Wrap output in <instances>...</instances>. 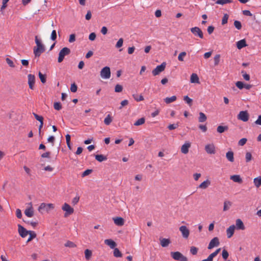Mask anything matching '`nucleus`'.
Listing matches in <instances>:
<instances>
[{
    "label": "nucleus",
    "instance_id": "1",
    "mask_svg": "<svg viewBox=\"0 0 261 261\" xmlns=\"http://www.w3.org/2000/svg\"><path fill=\"white\" fill-rule=\"evenodd\" d=\"M35 41L36 46L33 48V53L36 57H39L45 51V47L37 36L35 37Z\"/></svg>",
    "mask_w": 261,
    "mask_h": 261
},
{
    "label": "nucleus",
    "instance_id": "2",
    "mask_svg": "<svg viewBox=\"0 0 261 261\" xmlns=\"http://www.w3.org/2000/svg\"><path fill=\"white\" fill-rule=\"evenodd\" d=\"M55 205L52 203H42L40 204L38 207V211L40 213H43L44 212L49 213L50 211L54 210Z\"/></svg>",
    "mask_w": 261,
    "mask_h": 261
},
{
    "label": "nucleus",
    "instance_id": "3",
    "mask_svg": "<svg viewBox=\"0 0 261 261\" xmlns=\"http://www.w3.org/2000/svg\"><path fill=\"white\" fill-rule=\"evenodd\" d=\"M171 256L175 260L188 261L187 257L178 251L171 252Z\"/></svg>",
    "mask_w": 261,
    "mask_h": 261
},
{
    "label": "nucleus",
    "instance_id": "4",
    "mask_svg": "<svg viewBox=\"0 0 261 261\" xmlns=\"http://www.w3.org/2000/svg\"><path fill=\"white\" fill-rule=\"evenodd\" d=\"M70 53V49L69 48L66 47L63 48L59 53L58 62L61 63L63 61L65 56L68 55Z\"/></svg>",
    "mask_w": 261,
    "mask_h": 261
},
{
    "label": "nucleus",
    "instance_id": "5",
    "mask_svg": "<svg viewBox=\"0 0 261 261\" xmlns=\"http://www.w3.org/2000/svg\"><path fill=\"white\" fill-rule=\"evenodd\" d=\"M62 210L65 212L64 216L67 217L72 214L74 212V209L67 203H64L62 206Z\"/></svg>",
    "mask_w": 261,
    "mask_h": 261
},
{
    "label": "nucleus",
    "instance_id": "6",
    "mask_svg": "<svg viewBox=\"0 0 261 261\" xmlns=\"http://www.w3.org/2000/svg\"><path fill=\"white\" fill-rule=\"evenodd\" d=\"M100 76L103 79H108L111 77V71L110 67L106 66L100 71Z\"/></svg>",
    "mask_w": 261,
    "mask_h": 261
},
{
    "label": "nucleus",
    "instance_id": "7",
    "mask_svg": "<svg viewBox=\"0 0 261 261\" xmlns=\"http://www.w3.org/2000/svg\"><path fill=\"white\" fill-rule=\"evenodd\" d=\"M249 115L247 111H240L237 116L238 119L247 122L249 120Z\"/></svg>",
    "mask_w": 261,
    "mask_h": 261
},
{
    "label": "nucleus",
    "instance_id": "8",
    "mask_svg": "<svg viewBox=\"0 0 261 261\" xmlns=\"http://www.w3.org/2000/svg\"><path fill=\"white\" fill-rule=\"evenodd\" d=\"M179 230L181 233L182 237L185 239H187L190 235V230L185 225H182L179 228Z\"/></svg>",
    "mask_w": 261,
    "mask_h": 261
},
{
    "label": "nucleus",
    "instance_id": "9",
    "mask_svg": "<svg viewBox=\"0 0 261 261\" xmlns=\"http://www.w3.org/2000/svg\"><path fill=\"white\" fill-rule=\"evenodd\" d=\"M190 30L195 36L199 37L201 39L203 38V33L199 28L193 27L191 28Z\"/></svg>",
    "mask_w": 261,
    "mask_h": 261
},
{
    "label": "nucleus",
    "instance_id": "10",
    "mask_svg": "<svg viewBox=\"0 0 261 261\" xmlns=\"http://www.w3.org/2000/svg\"><path fill=\"white\" fill-rule=\"evenodd\" d=\"M205 150L208 154H214L216 153V147L213 143L208 144L205 146Z\"/></svg>",
    "mask_w": 261,
    "mask_h": 261
},
{
    "label": "nucleus",
    "instance_id": "11",
    "mask_svg": "<svg viewBox=\"0 0 261 261\" xmlns=\"http://www.w3.org/2000/svg\"><path fill=\"white\" fill-rule=\"evenodd\" d=\"M220 242L218 237H215L210 241L207 248L208 249H212L215 247H217L219 245Z\"/></svg>",
    "mask_w": 261,
    "mask_h": 261
},
{
    "label": "nucleus",
    "instance_id": "12",
    "mask_svg": "<svg viewBox=\"0 0 261 261\" xmlns=\"http://www.w3.org/2000/svg\"><path fill=\"white\" fill-rule=\"evenodd\" d=\"M18 231L22 238H25L29 233V231L27 230L20 224L18 225Z\"/></svg>",
    "mask_w": 261,
    "mask_h": 261
},
{
    "label": "nucleus",
    "instance_id": "13",
    "mask_svg": "<svg viewBox=\"0 0 261 261\" xmlns=\"http://www.w3.org/2000/svg\"><path fill=\"white\" fill-rule=\"evenodd\" d=\"M28 84L29 88L31 89H34V84L35 83V76L34 75L29 74L28 75Z\"/></svg>",
    "mask_w": 261,
    "mask_h": 261
},
{
    "label": "nucleus",
    "instance_id": "14",
    "mask_svg": "<svg viewBox=\"0 0 261 261\" xmlns=\"http://www.w3.org/2000/svg\"><path fill=\"white\" fill-rule=\"evenodd\" d=\"M114 223L119 226H123L124 224V220L122 217H116L113 218Z\"/></svg>",
    "mask_w": 261,
    "mask_h": 261
},
{
    "label": "nucleus",
    "instance_id": "15",
    "mask_svg": "<svg viewBox=\"0 0 261 261\" xmlns=\"http://www.w3.org/2000/svg\"><path fill=\"white\" fill-rule=\"evenodd\" d=\"M235 228V225H232L226 229V234L228 238H230L233 235Z\"/></svg>",
    "mask_w": 261,
    "mask_h": 261
},
{
    "label": "nucleus",
    "instance_id": "16",
    "mask_svg": "<svg viewBox=\"0 0 261 261\" xmlns=\"http://www.w3.org/2000/svg\"><path fill=\"white\" fill-rule=\"evenodd\" d=\"M236 228L238 230H243L245 229V225L243 221L240 219H238L236 221Z\"/></svg>",
    "mask_w": 261,
    "mask_h": 261
},
{
    "label": "nucleus",
    "instance_id": "17",
    "mask_svg": "<svg viewBox=\"0 0 261 261\" xmlns=\"http://www.w3.org/2000/svg\"><path fill=\"white\" fill-rule=\"evenodd\" d=\"M162 71H163V63L158 66L154 69H153L152 73L154 76H156L159 75Z\"/></svg>",
    "mask_w": 261,
    "mask_h": 261
},
{
    "label": "nucleus",
    "instance_id": "18",
    "mask_svg": "<svg viewBox=\"0 0 261 261\" xmlns=\"http://www.w3.org/2000/svg\"><path fill=\"white\" fill-rule=\"evenodd\" d=\"M191 146V143L189 142H186L181 147V151L184 154H187L189 152V149Z\"/></svg>",
    "mask_w": 261,
    "mask_h": 261
},
{
    "label": "nucleus",
    "instance_id": "19",
    "mask_svg": "<svg viewBox=\"0 0 261 261\" xmlns=\"http://www.w3.org/2000/svg\"><path fill=\"white\" fill-rule=\"evenodd\" d=\"M220 251L221 248L217 249L215 252L211 253L206 259H204L202 261H213V258L215 257Z\"/></svg>",
    "mask_w": 261,
    "mask_h": 261
},
{
    "label": "nucleus",
    "instance_id": "20",
    "mask_svg": "<svg viewBox=\"0 0 261 261\" xmlns=\"http://www.w3.org/2000/svg\"><path fill=\"white\" fill-rule=\"evenodd\" d=\"M104 242L106 245L109 246L111 249H114L116 246V243L112 239H106Z\"/></svg>",
    "mask_w": 261,
    "mask_h": 261
},
{
    "label": "nucleus",
    "instance_id": "21",
    "mask_svg": "<svg viewBox=\"0 0 261 261\" xmlns=\"http://www.w3.org/2000/svg\"><path fill=\"white\" fill-rule=\"evenodd\" d=\"M31 206L27 208L24 211L25 215L28 217H32L34 215V211L32 206V203H30Z\"/></svg>",
    "mask_w": 261,
    "mask_h": 261
},
{
    "label": "nucleus",
    "instance_id": "22",
    "mask_svg": "<svg viewBox=\"0 0 261 261\" xmlns=\"http://www.w3.org/2000/svg\"><path fill=\"white\" fill-rule=\"evenodd\" d=\"M246 40L245 39L241 40L237 42V47L238 49H241L247 46Z\"/></svg>",
    "mask_w": 261,
    "mask_h": 261
},
{
    "label": "nucleus",
    "instance_id": "23",
    "mask_svg": "<svg viewBox=\"0 0 261 261\" xmlns=\"http://www.w3.org/2000/svg\"><path fill=\"white\" fill-rule=\"evenodd\" d=\"M190 82L192 83H199V79L197 74H192L190 77Z\"/></svg>",
    "mask_w": 261,
    "mask_h": 261
},
{
    "label": "nucleus",
    "instance_id": "24",
    "mask_svg": "<svg viewBox=\"0 0 261 261\" xmlns=\"http://www.w3.org/2000/svg\"><path fill=\"white\" fill-rule=\"evenodd\" d=\"M226 157L229 162H233L234 161L233 152L232 151H228L226 154Z\"/></svg>",
    "mask_w": 261,
    "mask_h": 261
},
{
    "label": "nucleus",
    "instance_id": "25",
    "mask_svg": "<svg viewBox=\"0 0 261 261\" xmlns=\"http://www.w3.org/2000/svg\"><path fill=\"white\" fill-rule=\"evenodd\" d=\"M231 205H232L231 202L228 201V200H225L224 202L223 211H228L230 208V207H231Z\"/></svg>",
    "mask_w": 261,
    "mask_h": 261
},
{
    "label": "nucleus",
    "instance_id": "26",
    "mask_svg": "<svg viewBox=\"0 0 261 261\" xmlns=\"http://www.w3.org/2000/svg\"><path fill=\"white\" fill-rule=\"evenodd\" d=\"M112 121H113L112 117L111 116V115L108 114L106 116V117L105 118L103 122L106 125H109L111 124V123L112 122Z\"/></svg>",
    "mask_w": 261,
    "mask_h": 261
},
{
    "label": "nucleus",
    "instance_id": "27",
    "mask_svg": "<svg viewBox=\"0 0 261 261\" xmlns=\"http://www.w3.org/2000/svg\"><path fill=\"white\" fill-rule=\"evenodd\" d=\"M211 184L210 180H204L199 186V188L205 189L207 188Z\"/></svg>",
    "mask_w": 261,
    "mask_h": 261
},
{
    "label": "nucleus",
    "instance_id": "28",
    "mask_svg": "<svg viewBox=\"0 0 261 261\" xmlns=\"http://www.w3.org/2000/svg\"><path fill=\"white\" fill-rule=\"evenodd\" d=\"M95 159L97 161L101 162L102 161L107 160V158L102 154H97L95 155Z\"/></svg>",
    "mask_w": 261,
    "mask_h": 261
},
{
    "label": "nucleus",
    "instance_id": "29",
    "mask_svg": "<svg viewBox=\"0 0 261 261\" xmlns=\"http://www.w3.org/2000/svg\"><path fill=\"white\" fill-rule=\"evenodd\" d=\"M176 100V96L174 95L171 96V97H166L164 99V101L166 103H171Z\"/></svg>",
    "mask_w": 261,
    "mask_h": 261
},
{
    "label": "nucleus",
    "instance_id": "30",
    "mask_svg": "<svg viewBox=\"0 0 261 261\" xmlns=\"http://www.w3.org/2000/svg\"><path fill=\"white\" fill-rule=\"evenodd\" d=\"M28 234H29L30 236L28 239L27 240V243L31 242L33 239L36 237V233L33 231H29V233Z\"/></svg>",
    "mask_w": 261,
    "mask_h": 261
},
{
    "label": "nucleus",
    "instance_id": "31",
    "mask_svg": "<svg viewBox=\"0 0 261 261\" xmlns=\"http://www.w3.org/2000/svg\"><path fill=\"white\" fill-rule=\"evenodd\" d=\"M145 122V119L144 117L141 118L137 120L135 123L134 125L139 126L143 124Z\"/></svg>",
    "mask_w": 261,
    "mask_h": 261
},
{
    "label": "nucleus",
    "instance_id": "32",
    "mask_svg": "<svg viewBox=\"0 0 261 261\" xmlns=\"http://www.w3.org/2000/svg\"><path fill=\"white\" fill-rule=\"evenodd\" d=\"M206 115L202 112L199 113V117L198 118V121L199 122H203L206 121Z\"/></svg>",
    "mask_w": 261,
    "mask_h": 261
},
{
    "label": "nucleus",
    "instance_id": "33",
    "mask_svg": "<svg viewBox=\"0 0 261 261\" xmlns=\"http://www.w3.org/2000/svg\"><path fill=\"white\" fill-rule=\"evenodd\" d=\"M228 126L219 125L217 127V130L219 133H222L228 129Z\"/></svg>",
    "mask_w": 261,
    "mask_h": 261
},
{
    "label": "nucleus",
    "instance_id": "34",
    "mask_svg": "<svg viewBox=\"0 0 261 261\" xmlns=\"http://www.w3.org/2000/svg\"><path fill=\"white\" fill-rule=\"evenodd\" d=\"M85 258L87 260H89L92 256V251L89 249H86L85 251Z\"/></svg>",
    "mask_w": 261,
    "mask_h": 261
},
{
    "label": "nucleus",
    "instance_id": "35",
    "mask_svg": "<svg viewBox=\"0 0 261 261\" xmlns=\"http://www.w3.org/2000/svg\"><path fill=\"white\" fill-rule=\"evenodd\" d=\"M232 2L231 0H217L216 3L217 4L223 5L224 4H226L228 3H230Z\"/></svg>",
    "mask_w": 261,
    "mask_h": 261
},
{
    "label": "nucleus",
    "instance_id": "36",
    "mask_svg": "<svg viewBox=\"0 0 261 261\" xmlns=\"http://www.w3.org/2000/svg\"><path fill=\"white\" fill-rule=\"evenodd\" d=\"M133 96L137 101H142L144 99L143 96L141 95L134 94Z\"/></svg>",
    "mask_w": 261,
    "mask_h": 261
},
{
    "label": "nucleus",
    "instance_id": "37",
    "mask_svg": "<svg viewBox=\"0 0 261 261\" xmlns=\"http://www.w3.org/2000/svg\"><path fill=\"white\" fill-rule=\"evenodd\" d=\"M114 255L116 257H120L122 256V253L118 248H114Z\"/></svg>",
    "mask_w": 261,
    "mask_h": 261
},
{
    "label": "nucleus",
    "instance_id": "38",
    "mask_svg": "<svg viewBox=\"0 0 261 261\" xmlns=\"http://www.w3.org/2000/svg\"><path fill=\"white\" fill-rule=\"evenodd\" d=\"M220 61V55L219 54L216 55L214 57V65L217 66L219 64Z\"/></svg>",
    "mask_w": 261,
    "mask_h": 261
},
{
    "label": "nucleus",
    "instance_id": "39",
    "mask_svg": "<svg viewBox=\"0 0 261 261\" xmlns=\"http://www.w3.org/2000/svg\"><path fill=\"white\" fill-rule=\"evenodd\" d=\"M38 75L41 82L43 84L45 83L46 82V75L43 74L41 72H39Z\"/></svg>",
    "mask_w": 261,
    "mask_h": 261
},
{
    "label": "nucleus",
    "instance_id": "40",
    "mask_svg": "<svg viewBox=\"0 0 261 261\" xmlns=\"http://www.w3.org/2000/svg\"><path fill=\"white\" fill-rule=\"evenodd\" d=\"M229 16L227 14H225L222 18V24L224 25L226 23H227L228 19Z\"/></svg>",
    "mask_w": 261,
    "mask_h": 261
},
{
    "label": "nucleus",
    "instance_id": "41",
    "mask_svg": "<svg viewBox=\"0 0 261 261\" xmlns=\"http://www.w3.org/2000/svg\"><path fill=\"white\" fill-rule=\"evenodd\" d=\"M54 108L55 110H60L62 109V105L59 102H56L54 104Z\"/></svg>",
    "mask_w": 261,
    "mask_h": 261
},
{
    "label": "nucleus",
    "instance_id": "42",
    "mask_svg": "<svg viewBox=\"0 0 261 261\" xmlns=\"http://www.w3.org/2000/svg\"><path fill=\"white\" fill-rule=\"evenodd\" d=\"M184 100L191 106L192 104V99L188 97V96H185L184 97Z\"/></svg>",
    "mask_w": 261,
    "mask_h": 261
},
{
    "label": "nucleus",
    "instance_id": "43",
    "mask_svg": "<svg viewBox=\"0 0 261 261\" xmlns=\"http://www.w3.org/2000/svg\"><path fill=\"white\" fill-rule=\"evenodd\" d=\"M186 53L185 51H182L180 53L178 56V60L180 61H184V58L186 56Z\"/></svg>",
    "mask_w": 261,
    "mask_h": 261
},
{
    "label": "nucleus",
    "instance_id": "44",
    "mask_svg": "<svg viewBox=\"0 0 261 261\" xmlns=\"http://www.w3.org/2000/svg\"><path fill=\"white\" fill-rule=\"evenodd\" d=\"M234 25L238 30H241L242 28V24L240 21L238 20H235L234 22Z\"/></svg>",
    "mask_w": 261,
    "mask_h": 261
},
{
    "label": "nucleus",
    "instance_id": "45",
    "mask_svg": "<svg viewBox=\"0 0 261 261\" xmlns=\"http://www.w3.org/2000/svg\"><path fill=\"white\" fill-rule=\"evenodd\" d=\"M123 39L122 38H120L116 44V47L117 48L121 47L123 45Z\"/></svg>",
    "mask_w": 261,
    "mask_h": 261
},
{
    "label": "nucleus",
    "instance_id": "46",
    "mask_svg": "<svg viewBox=\"0 0 261 261\" xmlns=\"http://www.w3.org/2000/svg\"><path fill=\"white\" fill-rule=\"evenodd\" d=\"M123 90V87L121 85L117 84L115 86V91L116 92H121Z\"/></svg>",
    "mask_w": 261,
    "mask_h": 261
},
{
    "label": "nucleus",
    "instance_id": "47",
    "mask_svg": "<svg viewBox=\"0 0 261 261\" xmlns=\"http://www.w3.org/2000/svg\"><path fill=\"white\" fill-rule=\"evenodd\" d=\"M198 248L194 246H192L190 248V252L193 255H196L198 252Z\"/></svg>",
    "mask_w": 261,
    "mask_h": 261
},
{
    "label": "nucleus",
    "instance_id": "48",
    "mask_svg": "<svg viewBox=\"0 0 261 261\" xmlns=\"http://www.w3.org/2000/svg\"><path fill=\"white\" fill-rule=\"evenodd\" d=\"M222 256L224 259H226L229 256L228 252L225 249H223L222 253Z\"/></svg>",
    "mask_w": 261,
    "mask_h": 261
},
{
    "label": "nucleus",
    "instance_id": "49",
    "mask_svg": "<svg viewBox=\"0 0 261 261\" xmlns=\"http://www.w3.org/2000/svg\"><path fill=\"white\" fill-rule=\"evenodd\" d=\"M66 247H68L70 248H74L76 247V245L71 241H67L66 243L65 244Z\"/></svg>",
    "mask_w": 261,
    "mask_h": 261
},
{
    "label": "nucleus",
    "instance_id": "50",
    "mask_svg": "<svg viewBox=\"0 0 261 261\" xmlns=\"http://www.w3.org/2000/svg\"><path fill=\"white\" fill-rule=\"evenodd\" d=\"M245 159L246 162H250L252 159V154L250 152H247L245 155Z\"/></svg>",
    "mask_w": 261,
    "mask_h": 261
},
{
    "label": "nucleus",
    "instance_id": "51",
    "mask_svg": "<svg viewBox=\"0 0 261 261\" xmlns=\"http://www.w3.org/2000/svg\"><path fill=\"white\" fill-rule=\"evenodd\" d=\"M77 89V87L75 83H73L71 84L70 87V90L72 92H76Z\"/></svg>",
    "mask_w": 261,
    "mask_h": 261
},
{
    "label": "nucleus",
    "instance_id": "52",
    "mask_svg": "<svg viewBox=\"0 0 261 261\" xmlns=\"http://www.w3.org/2000/svg\"><path fill=\"white\" fill-rule=\"evenodd\" d=\"M50 39L53 41H55L57 39V33L56 30H53L51 32Z\"/></svg>",
    "mask_w": 261,
    "mask_h": 261
},
{
    "label": "nucleus",
    "instance_id": "53",
    "mask_svg": "<svg viewBox=\"0 0 261 261\" xmlns=\"http://www.w3.org/2000/svg\"><path fill=\"white\" fill-rule=\"evenodd\" d=\"M33 115L34 116L36 119L38 121H39V122L43 121V118L42 116H39L34 113H33Z\"/></svg>",
    "mask_w": 261,
    "mask_h": 261
},
{
    "label": "nucleus",
    "instance_id": "54",
    "mask_svg": "<svg viewBox=\"0 0 261 261\" xmlns=\"http://www.w3.org/2000/svg\"><path fill=\"white\" fill-rule=\"evenodd\" d=\"M242 73L243 74V78L247 81L250 80V75L248 74H247L244 71H242Z\"/></svg>",
    "mask_w": 261,
    "mask_h": 261
},
{
    "label": "nucleus",
    "instance_id": "55",
    "mask_svg": "<svg viewBox=\"0 0 261 261\" xmlns=\"http://www.w3.org/2000/svg\"><path fill=\"white\" fill-rule=\"evenodd\" d=\"M92 171V170L91 169H87L85 170L84 172H83L82 174V177H84L85 176H87L89 174H90Z\"/></svg>",
    "mask_w": 261,
    "mask_h": 261
},
{
    "label": "nucleus",
    "instance_id": "56",
    "mask_svg": "<svg viewBox=\"0 0 261 261\" xmlns=\"http://www.w3.org/2000/svg\"><path fill=\"white\" fill-rule=\"evenodd\" d=\"M244 84L242 82L238 81L236 83V86L240 89H242L244 88Z\"/></svg>",
    "mask_w": 261,
    "mask_h": 261
},
{
    "label": "nucleus",
    "instance_id": "57",
    "mask_svg": "<svg viewBox=\"0 0 261 261\" xmlns=\"http://www.w3.org/2000/svg\"><path fill=\"white\" fill-rule=\"evenodd\" d=\"M247 140L246 138H242L239 140L238 142V144L240 146H243L245 145L247 142Z\"/></svg>",
    "mask_w": 261,
    "mask_h": 261
},
{
    "label": "nucleus",
    "instance_id": "58",
    "mask_svg": "<svg viewBox=\"0 0 261 261\" xmlns=\"http://www.w3.org/2000/svg\"><path fill=\"white\" fill-rule=\"evenodd\" d=\"M75 41V35L74 34H71L69 36V38L68 41L70 43H72Z\"/></svg>",
    "mask_w": 261,
    "mask_h": 261
},
{
    "label": "nucleus",
    "instance_id": "59",
    "mask_svg": "<svg viewBox=\"0 0 261 261\" xmlns=\"http://www.w3.org/2000/svg\"><path fill=\"white\" fill-rule=\"evenodd\" d=\"M7 63L11 67H14V64L13 63V62L10 60L9 58H7L6 59Z\"/></svg>",
    "mask_w": 261,
    "mask_h": 261
},
{
    "label": "nucleus",
    "instance_id": "60",
    "mask_svg": "<svg viewBox=\"0 0 261 261\" xmlns=\"http://www.w3.org/2000/svg\"><path fill=\"white\" fill-rule=\"evenodd\" d=\"M178 126V123H176V124H170V125L168 126V128L170 130H173V129H174L176 128Z\"/></svg>",
    "mask_w": 261,
    "mask_h": 261
},
{
    "label": "nucleus",
    "instance_id": "61",
    "mask_svg": "<svg viewBox=\"0 0 261 261\" xmlns=\"http://www.w3.org/2000/svg\"><path fill=\"white\" fill-rule=\"evenodd\" d=\"M121 106L119 108L120 109H122V107L127 106L128 104V101L126 99L122 100L121 103Z\"/></svg>",
    "mask_w": 261,
    "mask_h": 261
},
{
    "label": "nucleus",
    "instance_id": "62",
    "mask_svg": "<svg viewBox=\"0 0 261 261\" xmlns=\"http://www.w3.org/2000/svg\"><path fill=\"white\" fill-rule=\"evenodd\" d=\"M96 38V34L95 33H91L89 36V39L91 41H94Z\"/></svg>",
    "mask_w": 261,
    "mask_h": 261
},
{
    "label": "nucleus",
    "instance_id": "63",
    "mask_svg": "<svg viewBox=\"0 0 261 261\" xmlns=\"http://www.w3.org/2000/svg\"><path fill=\"white\" fill-rule=\"evenodd\" d=\"M16 217L19 219H20L21 218L22 214H21V211L20 209L17 208L16 210Z\"/></svg>",
    "mask_w": 261,
    "mask_h": 261
},
{
    "label": "nucleus",
    "instance_id": "64",
    "mask_svg": "<svg viewBox=\"0 0 261 261\" xmlns=\"http://www.w3.org/2000/svg\"><path fill=\"white\" fill-rule=\"evenodd\" d=\"M79 199H80V197L78 196H75L72 200V203L73 204V205H75L79 201Z\"/></svg>",
    "mask_w": 261,
    "mask_h": 261
}]
</instances>
